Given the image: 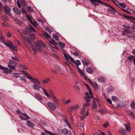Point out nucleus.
I'll return each instance as SVG.
<instances>
[{
  "mask_svg": "<svg viewBox=\"0 0 135 135\" xmlns=\"http://www.w3.org/2000/svg\"><path fill=\"white\" fill-rule=\"evenodd\" d=\"M44 93L45 95L49 98H51L54 101V104H56L58 102V100L56 99L55 95L53 94H51V96L49 95L45 89H43Z\"/></svg>",
  "mask_w": 135,
  "mask_h": 135,
  "instance_id": "1",
  "label": "nucleus"
},
{
  "mask_svg": "<svg viewBox=\"0 0 135 135\" xmlns=\"http://www.w3.org/2000/svg\"><path fill=\"white\" fill-rule=\"evenodd\" d=\"M9 65H8L7 67L11 69H15L16 68L17 65V63L12 60H9Z\"/></svg>",
  "mask_w": 135,
  "mask_h": 135,
  "instance_id": "2",
  "label": "nucleus"
},
{
  "mask_svg": "<svg viewBox=\"0 0 135 135\" xmlns=\"http://www.w3.org/2000/svg\"><path fill=\"white\" fill-rule=\"evenodd\" d=\"M48 107L52 110H55L56 108V106L52 103L49 102L47 104Z\"/></svg>",
  "mask_w": 135,
  "mask_h": 135,
  "instance_id": "3",
  "label": "nucleus"
},
{
  "mask_svg": "<svg viewBox=\"0 0 135 135\" xmlns=\"http://www.w3.org/2000/svg\"><path fill=\"white\" fill-rule=\"evenodd\" d=\"M35 37L33 34H29L27 38V40L29 41H32L35 39Z\"/></svg>",
  "mask_w": 135,
  "mask_h": 135,
  "instance_id": "4",
  "label": "nucleus"
},
{
  "mask_svg": "<svg viewBox=\"0 0 135 135\" xmlns=\"http://www.w3.org/2000/svg\"><path fill=\"white\" fill-rule=\"evenodd\" d=\"M118 132L121 135H125L127 133V131L126 130L122 128L119 129Z\"/></svg>",
  "mask_w": 135,
  "mask_h": 135,
  "instance_id": "5",
  "label": "nucleus"
},
{
  "mask_svg": "<svg viewBox=\"0 0 135 135\" xmlns=\"http://www.w3.org/2000/svg\"><path fill=\"white\" fill-rule=\"evenodd\" d=\"M82 62L83 65L86 66H87L90 63V62L88 60L84 59L82 60Z\"/></svg>",
  "mask_w": 135,
  "mask_h": 135,
  "instance_id": "6",
  "label": "nucleus"
},
{
  "mask_svg": "<svg viewBox=\"0 0 135 135\" xmlns=\"http://www.w3.org/2000/svg\"><path fill=\"white\" fill-rule=\"evenodd\" d=\"M86 71L89 73L92 74L94 73V70L90 67H87L86 68Z\"/></svg>",
  "mask_w": 135,
  "mask_h": 135,
  "instance_id": "7",
  "label": "nucleus"
},
{
  "mask_svg": "<svg viewBox=\"0 0 135 135\" xmlns=\"http://www.w3.org/2000/svg\"><path fill=\"white\" fill-rule=\"evenodd\" d=\"M34 45L35 47L36 48L37 50L39 51H41L42 50V49L41 46H39L37 45V44L36 42H34Z\"/></svg>",
  "mask_w": 135,
  "mask_h": 135,
  "instance_id": "8",
  "label": "nucleus"
},
{
  "mask_svg": "<svg viewBox=\"0 0 135 135\" xmlns=\"http://www.w3.org/2000/svg\"><path fill=\"white\" fill-rule=\"evenodd\" d=\"M37 44L38 45L42 47H45L46 46L45 44L42 41L38 40Z\"/></svg>",
  "mask_w": 135,
  "mask_h": 135,
  "instance_id": "9",
  "label": "nucleus"
},
{
  "mask_svg": "<svg viewBox=\"0 0 135 135\" xmlns=\"http://www.w3.org/2000/svg\"><path fill=\"white\" fill-rule=\"evenodd\" d=\"M3 8L4 11L6 13L8 11H12L11 9L9 8V7L6 4H5L3 7Z\"/></svg>",
  "mask_w": 135,
  "mask_h": 135,
  "instance_id": "10",
  "label": "nucleus"
},
{
  "mask_svg": "<svg viewBox=\"0 0 135 135\" xmlns=\"http://www.w3.org/2000/svg\"><path fill=\"white\" fill-rule=\"evenodd\" d=\"M49 42L52 45H54V46H52L53 47L55 48V47H56V46L57 45V44L56 42L54 39H51V41Z\"/></svg>",
  "mask_w": 135,
  "mask_h": 135,
  "instance_id": "11",
  "label": "nucleus"
},
{
  "mask_svg": "<svg viewBox=\"0 0 135 135\" xmlns=\"http://www.w3.org/2000/svg\"><path fill=\"white\" fill-rule=\"evenodd\" d=\"M117 6L122 9L124 8L126 6V5L124 3H120L119 2H118V4H117Z\"/></svg>",
  "mask_w": 135,
  "mask_h": 135,
  "instance_id": "12",
  "label": "nucleus"
},
{
  "mask_svg": "<svg viewBox=\"0 0 135 135\" xmlns=\"http://www.w3.org/2000/svg\"><path fill=\"white\" fill-rule=\"evenodd\" d=\"M135 58V56L130 55L129 56H127V59L131 61H133Z\"/></svg>",
  "mask_w": 135,
  "mask_h": 135,
  "instance_id": "13",
  "label": "nucleus"
},
{
  "mask_svg": "<svg viewBox=\"0 0 135 135\" xmlns=\"http://www.w3.org/2000/svg\"><path fill=\"white\" fill-rule=\"evenodd\" d=\"M35 95L36 97L39 100L41 101L42 100L43 98L40 94L36 93H35Z\"/></svg>",
  "mask_w": 135,
  "mask_h": 135,
  "instance_id": "14",
  "label": "nucleus"
},
{
  "mask_svg": "<svg viewBox=\"0 0 135 135\" xmlns=\"http://www.w3.org/2000/svg\"><path fill=\"white\" fill-rule=\"evenodd\" d=\"M99 2L102 3H104L103 2L99 0H95L92 3V4L94 5H98V3Z\"/></svg>",
  "mask_w": 135,
  "mask_h": 135,
  "instance_id": "15",
  "label": "nucleus"
},
{
  "mask_svg": "<svg viewBox=\"0 0 135 135\" xmlns=\"http://www.w3.org/2000/svg\"><path fill=\"white\" fill-rule=\"evenodd\" d=\"M27 124L29 127L32 128H33L34 126H35L32 123L28 120L27 121Z\"/></svg>",
  "mask_w": 135,
  "mask_h": 135,
  "instance_id": "16",
  "label": "nucleus"
},
{
  "mask_svg": "<svg viewBox=\"0 0 135 135\" xmlns=\"http://www.w3.org/2000/svg\"><path fill=\"white\" fill-rule=\"evenodd\" d=\"M12 72V70L8 69L6 67L4 70L3 72L6 73L8 74L9 73H11Z\"/></svg>",
  "mask_w": 135,
  "mask_h": 135,
  "instance_id": "17",
  "label": "nucleus"
},
{
  "mask_svg": "<svg viewBox=\"0 0 135 135\" xmlns=\"http://www.w3.org/2000/svg\"><path fill=\"white\" fill-rule=\"evenodd\" d=\"M62 133L64 134H67L69 133V131L68 129L66 128H64L61 131Z\"/></svg>",
  "mask_w": 135,
  "mask_h": 135,
  "instance_id": "18",
  "label": "nucleus"
},
{
  "mask_svg": "<svg viewBox=\"0 0 135 135\" xmlns=\"http://www.w3.org/2000/svg\"><path fill=\"white\" fill-rule=\"evenodd\" d=\"M125 127L127 131L130 132L131 131V129L130 126L129 125L128 123H126L125 125Z\"/></svg>",
  "mask_w": 135,
  "mask_h": 135,
  "instance_id": "19",
  "label": "nucleus"
},
{
  "mask_svg": "<svg viewBox=\"0 0 135 135\" xmlns=\"http://www.w3.org/2000/svg\"><path fill=\"white\" fill-rule=\"evenodd\" d=\"M84 99L87 102H89L91 100V97L90 96H86L84 97Z\"/></svg>",
  "mask_w": 135,
  "mask_h": 135,
  "instance_id": "20",
  "label": "nucleus"
},
{
  "mask_svg": "<svg viewBox=\"0 0 135 135\" xmlns=\"http://www.w3.org/2000/svg\"><path fill=\"white\" fill-rule=\"evenodd\" d=\"M10 48L12 51L15 50L16 51H17V49L16 47L13 44L11 45Z\"/></svg>",
  "mask_w": 135,
  "mask_h": 135,
  "instance_id": "21",
  "label": "nucleus"
},
{
  "mask_svg": "<svg viewBox=\"0 0 135 135\" xmlns=\"http://www.w3.org/2000/svg\"><path fill=\"white\" fill-rule=\"evenodd\" d=\"M50 79L49 78H47L46 79H44L42 81V82L44 84H45L48 83L50 81Z\"/></svg>",
  "mask_w": 135,
  "mask_h": 135,
  "instance_id": "22",
  "label": "nucleus"
},
{
  "mask_svg": "<svg viewBox=\"0 0 135 135\" xmlns=\"http://www.w3.org/2000/svg\"><path fill=\"white\" fill-rule=\"evenodd\" d=\"M75 64H76L77 67H79V66L81 64L80 61L79 60H76L74 62Z\"/></svg>",
  "mask_w": 135,
  "mask_h": 135,
  "instance_id": "23",
  "label": "nucleus"
},
{
  "mask_svg": "<svg viewBox=\"0 0 135 135\" xmlns=\"http://www.w3.org/2000/svg\"><path fill=\"white\" fill-rule=\"evenodd\" d=\"M85 109L86 108L85 107H83V108H82V110L81 113V115L83 116L82 117H83L84 115L85 110Z\"/></svg>",
  "mask_w": 135,
  "mask_h": 135,
  "instance_id": "24",
  "label": "nucleus"
},
{
  "mask_svg": "<svg viewBox=\"0 0 135 135\" xmlns=\"http://www.w3.org/2000/svg\"><path fill=\"white\" fill-rule=\"evenodd\" d=\"M123 32L125 34H128L129 35L131 33V31L129 30H127L125 29H124L123 30Z\"/></svg>",
  "mask_w": 135,
  "mask_h": 135,
  "instance_id": "25",
  "label": "nucleus"
},
{
  "mask_svg": "<svg viewBox=\"0 0 135 135\" xmlns=\"http://www.w3.org/2000/svg\"><path fill=\"white\" fill-rule=\"evenodd\" d=\"M52 36L53 38L57 41L59 40V37L56 34H54L52 35Z\"/></svg>",
  "mask_w": 135,
  "mask_h": 135,
  "instance_id": "26",
  "label": "nucleus"
},
{
  "mask_svg": "<svg viewBox=\"0 0 135 135\" xmlns=\"http://www.w3.org/2000/svg\"><path fill=\"white\" fill-rule=\"evenodd\" d=\"M43 35L46 38L47 37H48L49 38H51L52 37H51L49 36L45 32L43 33Z\"/></svg>",
  "mask_w": 135,
  "mask_h": 135,
  "instance_id": "27",
  "label": "nucleus"
},
{
  "mask_svg": "<svg viewBox=\"0 0 135 135\" xmlns=\"http://www.w3.org/2000/svg\"><path fill=\"white\" fill-rule=\"evenodd\" d=\"M130 105L132 109H135V103H134V101L132 102L130 104Z\"/></svg>",
  "mask_w": 135,
  "mask_h": 135,
  "instance_id": "28",
  "label": "nucleus"
},
{
  "mask_svg": "<svg viewBox=\"0 0 135 135\" xmlns=\"http://www.w3.org/2000/svg\"><path fill=\"white\" fill-rule=\"evenodd\" d=\"M59 44L61 48H64L65 46V44L61 42H60Z\"/></svg>",
  "mask_w": 135,
  "mask_h": 135,
  "instance_id": "29",
  "label": "nucleus"
},
{
  "mask_svg": "<svg viewBox=\"0 0 135 135\" xmlns=\"http://www.w3.org/2000/svg\"><path fill=\"white\" fill-rule=\"evenodd\" d=\"M77 69L78 70V71L80 73V74H81V75H82L83 76H84V73H83L82 70H81L79 67H77Z\"/></svg>",
  "mask_w": 135,
  "mask_h": 135,
  "instance_id": "30",
  "label": "nucleus"
},
{
  "mask_svg": "<svg viewBox=\"0 0 135 135\" xmlns=\"http://www.w3.org/2000/svg\"><path fill=\"white\" fill-rule=\"evenodd\" d=\"M98 80L99 81L104 82L105 79L103 77H100L98 79Z\"/></svg>",
  "mask_w": 135,
  "mask_h": 135,
  "instance_id": "31",
  "label": "nucleus"
},
{
  "mask_svg": "<svg viewBox=\"0 0 135 135\" xmlns=\"http://www.w3.org/2000/svg\"><path fill=\"white\" fill-rule=\"evenodd\" d=\"M19 33L20 34V36L23 39L25 40L26 39V37L25 36H23L21 32H19Z\"/></svg>",
  "mask_w": 135,
  "mask_h": 135,
  "instance_id": "32",
  "label": "nucleus"
},
{
  "mask_svg": "<svg viewBox=\"0 0 135 135\" xmlns=\"http://www.w3.org/2000/svg\"><path fill=\"white\" fill-rule=\"evenodd\" d=\"M22 115L25 118L26 120L30 119V117L26 114L23 113L22 114Z\"/></svg>",
  "mask_w": 135,
  "mask_h": 135,
  "instance_id": "33",
  "label": "nucleus"
},
{
  "mask_svg": "<svg viewBox=\"0 0 135 135\" xmlns=\"http://www.w3.org/2000/svg\"><path fill=\"white\" fill-rule=\"evenodd\" d=\"M34 88L35 89L37 90H39L40 89V87L37 85V84H35L34 85Z\"/></svg>",
  "mask_w": 135,
  "mask_h": 135,
  "instance_id": "34",
  "label": "nucleus"
},
{
  "mask_svg": "<svg viewBox=\"0 0 135 135\" xmlns=\"http://www.w3.org/2000/svg\"><path fill=\"white\" fill-rule=\"evenodd\" d=\"M79 106L78 105H75L72 107H71L72 109L73 110H75L78 108Z\"/></svg>",
  "mask_w": 135,
  "mask_h": 135,
  "instance_id": "35",
  "label": "nucleus"
},
{
  "mask_svg": "<svg viewBox=\"0 0 135 135\" xmlns=\"http://www.w3.org/2000/svg\"><path fill=\"white\" fill-rule=\"evenodd\" d=\"M97 107V104H93V105L91 107V109H94Z\"/></svg>",
  "mask_w": 135,
  "mask_h": 135,
  "instance_id": "36",
  "label": "nucleus"
},
{
  "mask_svg": "<svg viewBox=\"0 0 135 135\" xmlns=\"http://www.w3.org/2000/svg\"><path fill=\"white\" fill-rule=\"evenodd\" d=\"M3 44L7 46L8 47H10L11 46V45L9 43L6 42H3Z\"/></svg>",
  "mask_w": 135,
  "mask_h": 135,
  "instance_id": "37",
  "label": "nucleus"
},
{
  "mask_svg": "<svg viewBox=\"0 0 135 135\" xmlns=\"http://www.w3.org/2000/svg\"><path fill=\"white\" fill-rule=\"evenodd\" d=\"M27 9L29 12H33V10L32 9L31 7L29 6L28 7Z\"/></svg>",
  "mask_w": 135,
  "mask_h": 135,
  "instance_id": "38",
  "label": "nucleus"
},
{
  "mask_svg": "<svg viewBox=\"0 0 135 135\" xmlns=\"http://www.w3.org/2000/svg\"><path fill=\"white\" fill-rule=\"evenodd\" d=\"M11 59L12 60H14L16 61L17 62L19 61V60L17 59V58L16 57H14L13 56H12Z\"/></svg>",
  "mask_w": 135,
  "mask_h": 135,
  "instance_id": "39",
  "label": "nucleus"
},
{
  "mask_svg": "<svg viewBox=\"0 0 135 135\" xmlns=\"http://www.w3.org/2000/svg\"><path fill=\"white\" fill-rule=\"evenodd\" d=\"M29 28L32 31H33V32H35L36 30L31 25H29Z\"/></svg>",
  "mask_w": 135,
  "mask_h": 135,
  "instance_id": "40",
  "label": "nucleus"
},
{
  "mask_svg": "<svg viewBox=\"0 0 135 135\" xmlns=\"http://www.w3.org/2000/svg\"><path fill=\"white\" fill-rule=\"evenodd\" d=\"M21 3L22 4L24 7L26 6V2L24 0H21Z\"/></svg>",
  "mask_w": 135,
  "mask_h": 135,
  "instance_id": "41",
  "label": "nucleus"
},
{
  "mask_svg": "<svg viewBox=\"0 0 135 135\" xmlns=\"http://www.w3.org/2000/svg\"><path fill=\"white\" fill-rule=\"evenodd\" d=\"M89 113V112L88 111H87L86 112L85 114H84V115L83 117H82L83 118V119H84L88 115Z\"/></svg>",
  "mask_w": 135,
  "mask_h": 135,
  "instance_id": "42",
  "label": "nucleus"
},
{
  "mask_svg": "<svg viewBox=\"0 0 135 135\" xmlns=\"http://www.w3.org/2000/svg\"><path fill=\"white\" fill-rule=\"evenodd\" d=\"M112 100L115 102L118 100V99L115 96H113L112 97Z\"/></svg>",
  "mask_w": 135,
  "mask_h": 135,
  "instance_id": "43",
  "label": "nucleus"
},
{
  "mask_svg": "<svg viewBox=\"0 0 135 135\" xmlns=\"http://www.w3.org/2000/svg\"><path fill=\"white\" fill-rule=\"evenodd\" d=\"M45 30L46 31H48L50 33L51 32V29L49 27H47L45 28Z\"/></svg>",
  "mask_w": 135,
  "mask_h": 135,
  "instance_id": "44",
  "label": "nucleus"
},
{
  "mask_svg": "<svg viewBox=\"0 0 135 135\" xmlns=\"http://www.w3.org/2000/svg\"><path fill=\"white\" fill-rule=\"evenodd\" d=\"M73 54L75 56H79V52L75 51L73 53Z\"/></svg>",
  "mask_w": 135,
  "mask_h": 135,
  "instance_id": "45",
  "label": "nucleus"
},
{
  "mask_svg": "<svg viewBox=\"0 0 135 135\" xmlns=\"http://www.w3.org/2000/svg\"><path fill=\"white\" fill-rule=\"evenodd\" d=\"M15 22L19 25L21 24L22 23V22L21 21L17 19H15Z\"/></svg>",
  "mask_w": 135,
  "mask_h": 135,
  "instance_id": "46",
  "label": "nucleus"
},
{
  "mask_svg": "<svg viewBox=\"0 0 135 135\" xmlns=\"http://www.w3.org/2000/svg\"><path fill=\"white\" fill-rule=\"evenodd\" d=\"M129 115L131 117H132L134 119L135 118V116L133 113L132 112H131L129 114Z\"/></svg>",
  "mask_w": 135,
  "mask_h": 135,
  "instance_id": "47",
  "label": "nucleus"
},
{
  "mask_svg": "<svg viewBox=\"0 0 135 135\" xmlns=\"http://www.w3.org/2000/svg\"><path fill=\"white\" fill-rule=\"evenodd\" d=\"M108 125V122H106L104 123L103 125V126L105 128H107Z\"/></svg>",
  "mask_w": 135,
  "mask_h": 135,
  "instance_id": "48",
  "label": "nucleus"
},
{
  "mask_svg": "<svg viewBox=\"0 0 135 135\" xmlns=\"http://www.w3.org/2000/svg\"><path fill=\"white\" fill-rule=\"evenodd\" d=\"M0 41H1L3 43V42H5L2 36H1L0 37Z\"/></svg>",
  "mask_w": 135,
  "mask_h": 135,
  "instance_id": "49",
  "label": "nucleus"
},
{
  "mask_svg": "<svg viewBox=\"0 0 135 135\" xmlns=\"http://www.w3.org/2000/svg\"><path fill=\"white\" fill-rule=\"evenodd\" d=\"M19 9L16 7H14L13 8V11L14 12L17 11H18Z\"/></svg>",
  "mask_w": 135,
  "mask_h": 135,
  "instance_id": "50",
  "label": "nucleus"
},
{
  "mask_svg": "<svg viewBox=\"0 0 135 135\" xmlns=\"http://www.w3.org/2000/svg\"><path fill=\"white\" fill-rule=\"evenodd\" d=\"M127 18L129 19L130 20H135V18L131 16H128V17H127Z\"/></svg>",
  "mask_w": 135,
  "mask_h": 135,
  "instance_id": "51",
  "label": "nucleus"
},
{
  "mask_svg": "<svg viewBox=\"0 0 135 135\" xmlns=\"http://www.w3.org/2000/svg\"><path fill=\"white\" fill-rule=\"evenodd\" d=\"M15 12L18 15H20L21 13V12L19 9L18 11H17Z\"/></svg>",
  "mask_w": 135,
  "mask_h": 135,
  "instance_id": "52",
  "label": "nucleus"
},
{
  "mask_svg": "<svg viewBox=\"0 0 135 135\" xmlns=\"http://www.w3.org/2000/svg\"><path fill=\"white\" fill-rule=\"evenodd\" d=\"M92 85L95 88H98L97 84L96 83H93Z\"/></svg>",
  "mask_w": 135,
  "mask_h": 135,
  "instance_id": "53",
  "label": "nucleus"
},
{
  "mask_svg": "<svg viewBox=\"0 0 135 135\" xmlns=\"http://www.w3.org/2000/svg\"><path fill=\"white\" fill-rule=\"evenodd\" d=\"M109 11L110 12L112 15H114L115 14V12L114 11L111 9H109Z\"/></svg>",
  "mask_w": 135,
  "mask_h": 135,
  "instance_id": "54",
  "label": "nucleus"
},
{
  "mask_svg": "<svg viewBox=\"0 0 135 135\" xmlns=\"http://www.w3.org/2000/svg\"><path fill=\"white\" fill-rule=\"evenodd\" d=\"M14 76H16V77H18L19 76H20V74L18 73H14Z\"/></svg>",
  "mask_w": 135,
  "mask_h": 135,
  "instance_id": "55",
  "label": "nucleus"
},
{
  "mask_svg": "<svg viewBox=\"0 0 135 135\" xmlns=\"http://www.w3.org/2000/svg\"><path fill=\"white\" fill-rule=\"evenodd\" d=\"M2 25L3 26H5V27H6L7 26L8 24L6 22H3L2 23Z\"/></svg>",
  "mask_w": 135,
  "mask_h": 135,
  "instance_id": "56",
  "label": "nucleus"
},
{
  "mask_svg": "<svg viewBox=\"0 0 135 135\" xmlns=\"http://www.w3.org/2000/svg\"><path fill=\"white\" fill-rule=\"evenodd\" d=\"M89 105H90V104L89 103L86 102L85 103V104H84L83 107L85 108V107L86 106H89Z\"/></svg>",
  "mask_w": 135,
  "mask_h": 135,
  "instance_id": "57",
  "label": "nucleus"
},
{
  "mask_svg": "<svg viewBox=\"0 0 135 135\" xmlns=\"http://www.w3.org/2000/svg\"><path fill=\"white\" fill-rule=\"evenodd\" d=\"M112 1L114 2L115 4L117 5V4H118V2L116 0H111Z\"/></svg>",
  "mask_w": 135,
  "mask_h": 135,
  "instance_id": "58",
  "label": "nucleus"
},
{
  "mask_svg": "<svg viewBox=\"0 0 135 135\" xmlns=\"http://www.w3.org/2000/svg\"><path fill=\"white\" fill-rule=\"evenodd\" d=\"M20 68H22L24 70H26L27 69L23 65H20Z\"/></svg>",
  "mask_w": 135,
  "mask_h": 135,
  "instance_id": "59",
  "label": "nucleus"
},
{
  "mask_svg": "<svg viewBox=\"0 0 135 135\" xmlns=\"http://www.w3.org/2000/svg\"><path fill=\"white\" fill-rule=\"evenodd\" d=\"M37 79L32 78V79L31 81H32L35 84H36V81Z\"/></svg>",
  "mask_w": 135,
  "mask_h": 135,
  "instance_id": "60",
  "label": "nucleus"
},
{
  "mask_svg": "<svg viewBox=\"0 0 135 135\" xmlns=\"http://www.w3.org/2000/svg\"><path fill=\"white\" fill-rule=\"evenodd\" d=\"M16 112L17 113L22 115V114H23L21 112V111L19 110H17Z\"/></svg>",
  "mask_w": 135,
  "mask_h": 135,
  "instance_id": "61",
  "label": "nucleus"
},
{
  "mask_svg": "<svg viewBox=\"0 0 135 135\" xmlns=\"http://www.w3.org/2000/svg\"><path fill=\"white\" fill-rule=\"evenodd\" d=\"M123 27L126 28L127 29H129L130 28V27L129 26L127 25H124Z\"/></svg>",
  "mask_w": 135,
  "mask_h": 135,
  "instance_id": "62",
  "label": "nucleus"
},
{
  "mask_svg": "<svg viewBox=\"0 0 135 135\" xmlns=\"http://www.w3.org/2000/svg\"><path fill=\"white\" fill-rule=\"evenodd\" d=\"M38 20L40 23H42L43 22V20L41 18H38Z\"/></svg>",
  "mask_w": 135,
  "mask_h": 135,
  "instance_id": "63",
  "label": "nucleus"
},
{
  "mask_svg": "<svg viewBox=\"0 0 135 135\" xmlns=\"http://www.w3.org/2000/svg\"><path fill=\"white\" fill-rule=\"evenodd\" d=\"M107 101L109 102L110 104H111L112 103V102L111 100L109 99H106Z\"/></svg>",
  "mask_w": 135,
  "mask_h": 135,
  "instance_id": "64",
  "label": "nucleus"
}]
</instances>
